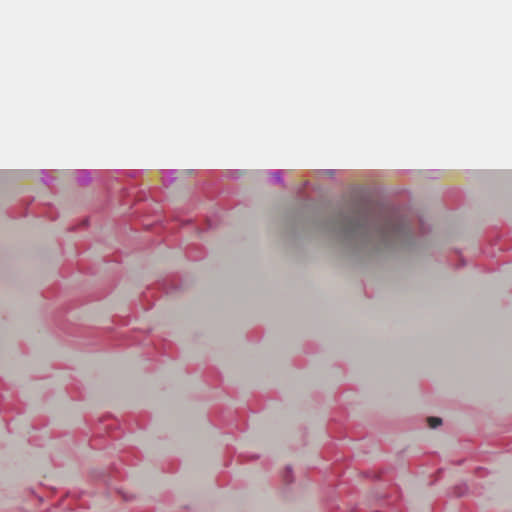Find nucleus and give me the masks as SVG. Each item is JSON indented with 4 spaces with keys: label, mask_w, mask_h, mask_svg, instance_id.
<instances>
[{
    "label": "nucleus",
    "mask_w": 512,
    "mask_h": 512,
    "mask_svg": "<svg viewBox=\"0 0 512 512\" xmlns=\"http://www.w3.org/2000/svg\"><path fill=\"white\" fill-rule=\"evenodd\" d=\"M405 228L392 219H386L385 223L378 228L377 234L384 241L397 240L404 233Z\"/></svg>",
    "instance_id": "obj_1"
},
{
    "label": "nucleus",
    "mask_w": 512,
    "mask_h": 512,
    "mask_svg": "<svg viewBox=\"0 0 512 512\" xmlns=\"http://www.w3.org/2000/svg\"><path fill=\"white\" fill-rule=\"evenodd\" d=\"M345 230L352 234H364L367 232L366 221L360 223L359 220H349L345 225Z\"/></svg>",
    "instance_id": "obj_2"
},
{
    "label": "nucleus",
    "mask_w": 512,
    "mask_h": 512,
    "mask_svg": "<svg viewBox=\"0 0 512 512\" xmlns=\"http://www.w3.org/2000/svg\"><path fill=\"white\" fill-rule=\"evenodd\" d=\"M427 422H428V425L430 428H436L439 425H441L442 420H441V418H438V417H429L427 419Z\"/></svg>",
    "instance_id": "obj_3"
}]
</instances>
